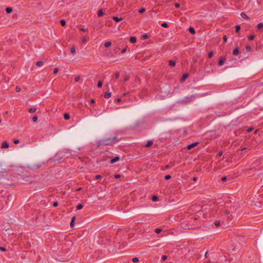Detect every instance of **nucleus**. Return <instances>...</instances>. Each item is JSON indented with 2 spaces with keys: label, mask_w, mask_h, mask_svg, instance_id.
<instances>
[{
  "label": "nucleus",
  "mask_w": 263,
  "mask_h": 263,
  "mask_svg": "<svg viewBox=\"0 0 263 263\" xmlns=\"http://www.w3.org/2000/svg\"><path fill=\"white\" fill-rule=\"evenodd\" d=\"M126 51V48H124V49H123L121 51V53H125V52Z\"/></svg>",
  "instance_id": "nucleus-53"
},
{
  "label": "nucleus",
  "mask_w": 263,
  "mask_h": 263,
  "mask_svg": "<svg viewBox=\"0 0 263 263\" xmlns=\"http://www.w3.org/2000/svg\"><path fill=\"white\" fill-rule=\"evenodd\" d=\"M90 102L91 103L93 104L95 103V100L94 99H91Z\"/></svg>",
  "instance_id": "nucleus-59"
},
{
  "label": "nucleus",
  "mask_w": 263,
  "mask_h": 263,
  "mask_svg": "<svg viewBox=\"0 0 263 263\" xmlns=\"http://www.w3.org/2000/svg\"><path fill=\"white\" fill-rule=\"evenodd\" d=\"M162 231V229H160V228H157L155 230V232L157 233V234H159Z\"/></svg>",
  "instance_id": "nucleus-25"
},
{
  "label": "nucleus",
  "mask_w": 263,
  "mask_h": 263,
  "mask_svg": "<svg viewBox=\"0 0 263 263\" xmlns=\"http://www.w3.org/2000/svg\"><path fill=\"white\" fill-rule=\"evenodd\" d=\"M120 159V158L118 156H116L113 159H111L110 163L113 164L117 161H118Z\"/></svg>",
  "instance_id": "nucleus-5"
},
{
  "label": "nucleus",
  "mask_w": 263,
  "mask_h": 263,
  "mask_svg": "<svg viewBox=\"0 0 263 263\" xmlns=\"http://www.w3.org/2000/svg\"><path fill=\"white\" fill-rule=\"evenodd\" d=\"M64 119L66 120H68L70 118V115L69 114L66 113L64 115Z\"/></svg>",
  "instance_id": "nucleus-16"
},
{
  "label": "nucleus",
  "mask_w": 263,
  "mask_h": 263,
  "mask_svg": "<svg viewBox=\"0 0 263 263\" xmlns=\"http://www.w3.org/2000/svg\"><path fill=\"white\" fill-rule=\"evenodd\" d=\"M104 97L105 98H107V99L111 97V92H106L104 95Z\"/></svg>",
  "instance_id": "nucleus-14"
},
{
  "label": "nucleus",
  "mask_w": 263,
  "mask_h": 263,
  "mask_svg": "<svg viewBox=\"0 0 263 263\" xmlns=\"http://www.w3.org/2000/svg\"><path fill=\"white\" fill-rule=\"evenodd\" d=\"M58 71H59L58 68H54V70H53V73L57 74L58 72Z\"/></svg>",
  "instance_id": "nucleus-40"
},
{
  "label": "nucleus",
  "mask_w": 263,
  "mask_h": 263,
  "mask_svg": "<svg viewBox=\"0 0 263 263\" xmlns=\"http://www.w3.org/2000/svg\"><path fill=\"white\" fill-rule=\"evenodd\" d=\"M80 30L82 31H86L87 30V29L81 28H80Z\"/></svg>",
  "instance_id": "nucleus-55"
},
{
  "label": "nucleus",
  "mask_w": 263,
  "mask_h": 263,
  "mask_svg": "<svg viewBox=\"0 0 263 263\" xmlns=\"http://www.w3.org/2000/svg\"><path fill=\"white\" fill-rule=\"evenodd\" d=\"M213 55V51H210L209 53L208 56L210 58H211Z\"/></svg>",
  "instance_id": "nucleus-35"
},
{
  "label": "nucleus",
  "mask_w": 263,
  "mask_h": 263,
  "mask_svg": "<svg viewBox=\"0 0 263 263\" xmlns=\"http://www.w3.org/2000/svg\"><path fill=\"white\" fill-rule=\"evenodd\" d=\"M255 36L254 35H251L249 36L248 40L249 41L253 40L254 39Z\"/></svg>",
  "instance_id": "nucleus-28"
},
{
  "label": "nucleus",
  "mask_w": 263,
  "mask_h": 263,
  "mask_svg": "<svg viewBox=\"0 0 263 263\" xmlns=\"http://www.w3.org/2000/svg\"><path fill=\"white\" fill-rule=\"evenodd\" d=\"M82 42L84 43H85L87 41V40H86V38L85 37H83L82 38Z\"/></svg>",
  "instance_id": "nucleus-52"
},
{
  "label": "nucleus",
  "mask_w": 263,
  "mask_h": 263,
  "mask_svg": "<svg viewBox=\"0 0 263 263\" xmlns=\"http://www.w3.org/2000/svg\"><path fill=\"white\" fill-rule=\"evenodd\" d=\"M189 77V74L188 73H184L183 74L182 77H181V80L180 81L181 82H183L185 81V80Z\"/></svg>",
  "instance_id": "nucleus-6"
},
{
  "label": "nucleus",
  "mask_w": 263,
  "mask_h": 263,
  "mask_svg": "<svg viewBox=\"0 0 263 263\" xmlns=\"http://www.w3.org/2000/svg\"><path fill=\"white\" fill-rule=\"evenodd\" d=\"M117 101L118 102H120L121 101V99H120V98H118V99H117Z\"/></svg>",
  "instance_id": "nucleus-63"
},
{
  "label": "nucleus",
  "mask_w": 263,
  "mask_h": 263,
  "mask_svg": "<svg viewBox=\"0 0 263 263\" xmlns=\"http://www.w3.org/2000/svg\"><path fill=\"white\" fill-rule=\"evenodd\" d=\"M215 224L216 227H218L220 225V222L219 221H216L215 222Z\"/></svg>",
  "instance_id": "nucleus-43"
},
{
  "label": "nucleus",
  "mask_w": 263,
  "mask_h": 263,
  "mask_svg": "<svg viewBox=\"0 0 263 263\" xmlns=\"http://www.w3.org/2000/svg\"><path fill=\"white\" fill-rule=\"evenodd\" d=\"M226 60V58L225 57H224V56L220 57L219 58L218 65L220 66L223 65V64L224 63Z\"/></svg>",
  "instance_id": "nucleus-2"
},
{
  "label": "nucleus",
  "mask_w": 263,
  "mask_h": 263,
  "mask_svg": "<svg viewBox=\"0 0 263 263\" xmlns=\"http://www.w3.org/2000/svg\"><path fill=\"white\" fill-rule=\"evenodd\" d=\"M220 213H224L226 215H228L230 214V211L227 210H221L220 211Z\"/></svg>",
  "instance_id": "nucleus-11"
},
{
  "label": "nucleus",
  "mask_w": 263,
  "mask_h": 263,
  "mask_svg": "<svg viewBox=\"0 0 263 263\" xmlns=\"http://www.w3.org/2000/svg\"><path fill=\"white\" fill-rule=\"evenodd\" d=\"M6 11L7 13H10L12 11V9L10 7H8L6 8Z\"/></svg>",
  "instance_id": "nucleus-23"
},
{
  "label": "nucleus",
  "mask_w": 263,
  "mask_h": 263,
  "mask_svg": "<svg viewBox=\"0 0 263 263\" xmlns=\"http://www.w3.org/2000/svg\"><path fill=\"white\" fill-rule=\"evenodd\" d=\"M102 86V82L101 81H99L98 83V87H101Z\"/></svg>",
  "instance_id": "nucleus-33"
},
{
  "label": "nucleus",
  "mask_w": 263,
  "mask_h": 263,
  "mask_svg": "<svg viewBox=\"0 0 263 263\" xmlns=\"http://www.w3.org/2000/svg\"><path fill=\"white\" fill-rule=\"evenodd\" d=\"M221 180L223 181H225L227 180V177L226 176H223L222 178H221Z\"/></svg>",
  "instance_id": "nucleus-48"
},
{
  "label": "nucleus",
  "mask_w": 263,
  "mask_h": 263,
  "mask_svg": "<svg viewBox=\"0 0 263 263\" xmlns=\"http://www.w3.org/2000/svg\"><path fill=\"white\" fill-rule=\"evenodd\" d=\"M32 120L33 122H36L37 120V117L36 116H34L32 117Z\"/></svg>",
  "instance_id": "nucleus-31"
},
{
  "label": "nucleus",
  "mask_w": 263,
  "mask_h": 263,
  "mask_svg": "<svg viewBox=\"0 0 263 263\" xmlns=\"http://www.w3.org/2000/svg\"><path fill=\"white\" fill-rule=\"evenodd\" d=\"M250 49H251V47L250 46H247L246 47V49L247 50H250Z\"/></svg>",
  "instance_id": "nucleus-61"
},
{
  "label": "nucleus",
  "mask_w": 263,
  "mask_h": 263,
  "mask_svg": "<svg viewBox=\"0 0 263 263\" xmlns=\"http://www.w3.org/2000/svg\"><path fill=\"white\" fill-rule=\"evenodd\" d=\"M36 108L32 107V108H29V111L30 113H33V112H35L36 111Z\"/></svg>",
  "instance_id": "nucleus-22"
},
{
  "label": "nucleus",
  "mask_w": 263,
  "mask_h": 263,
  "mask_svg": "<svg viewBox=\"0 0 263 263\" xmlns=\"http://www.w3.org/2000/svg\"><path fill=\"white\" fill-rule=\"evenodd\" d=\"M241 16L243 18H248V16L246 15V14L245 12L241 13Z\"/></svg>",
  "instance_id": "nucleus-20"
},
{
  "label": "nucleus",
  "mask_w": 263,
  "mask_h": 263,
  "mask_svg": "<svg viewBox=\"0 0 263 263\" xmlns=\"http://www.w3.org/2000/svg\"><path fill=\"white\" fill-rule=\"evenodd\" d=\"M83 206L82 204H79L77 206V209L78 210H81L83 208Z\"/></svg>",
  "instance_id": "nucleus-27"
},
{
  "label": "nucleus",
  "mask_w": 263,
  "mask_h": 263,
  "mask_svg": "<svg viewBox=\"0 0 263 263\" xmlns=\"http://www.w3.org/2000/svg\"><path fill=\"white\" fill-rule=\"evenodd\" d=\"M253 128H249L247 129V132L250 133V132H251L252 131H253Z\"/></svg>",
  "instance_id": "nucleus-51"
},
{
  "label": "nucleus",
  "mask_w": 263,
  "mask_h": 263,
  "mask_svg": "<svg viewBox=\"0 0 263 263\" xmlns=\"http://www.w3.org/2000/svg\"><path fill=\"white\" fill-rule=\"evenodd\" d=\"M60 23H61V24L62 26H64L65 25L66 22H65V20H61Z\"/></svg>",
  "instance_id": "nucleus-32"
},
{
  "label": "nucleus",
  "mask_w": 263,
  "mask_h": 263,
  "mask_svg": "<svg viewBox=\"0 0 263 263\" xmlns=\"http://www.w3.org/2000/svg\"><path fill=\"white\" fill-rule=\"evenodd\" d=\"M112 19L115 21H116L117 22H120V21L123 20V17H118L117 16H113L112 17Z\"/></svg>",
  "instance_id": "nucleus-7"
},
{
  "label": "nucleus",
  "mask_w": 263,
  "mask_h": 263,
  "mask_svg": "<svg viewBox=\"0 0 263 263\" xmlns=\"http://www.w3.org/2000/svg\"><path fill=\"white\" fill-rule=\"evenodd\" d=\"M223 42H224V43H226V42H227V36H226V35H224V36H223Z\"/></svg>",
  "instance_id": "nucleus-45"
},
{
  "label": "nucleus",
  "mask_w": 263,
  "mask_h": 263,
  "mask_svg": "<svg viewBox=\"0 0 263 263\" xmlns=\"http://www.w3.org/2000/svg\"><path fill=\"white\" fill-rule=\"evenodd\" d=\"M198 142H195L192 144H191L189 145L187 147L188 149H191V148H193L194 147L197 146L198 144Z\"/></svg>",
  "instance_id": "nucleus-4"
},
{
  "label": "nucleus",
  "mask_w": 263,
  "mask_h": 263,
  "mask_svg": "<svg viewBox=\"0 0 263 263\" xmlns=\"http://www.w3.org/2000/svg\"><path fill=\"white\" fill-rule=\"evenodd\" d=\"M70 52L72 54H74L76 53V49H75V47L74 46H72L71 48H70Z\"/></svg>",
  "instance_id": "nucleus-19"
},
{
  "label": "nucleus",
  "mask_w": 263,
  "mask_h": 263,
  "mask_svg": "<svg viewBox=\"0 0 263 263\" xmlns=\"http://www.w3.org/2000/svg\"><path fill=\"white\" fill-rule=\"evenodd\" d=\"M143 39H146L148 37V35L147 34H144L142 36Z\"/></svg>",
  "instance_id": "nucleus-46"
},
{
  "label": "nucleus",
  "mask_w": 263,
  "mask_h": 263,
  "mask_svg": "<svg viewBox=\"0 0 263 263\" xmlns=\"http://www.w3.org/2000/svg\"><path fill=\"white\" fill-rule=\"evenodd\" d=\"M222 155V152H219L218 153V155H217V156L219 157L221 156Z\"/></svg>",
  "instance_id": "nucleus-54"
},
{
  "label": "nucleus",
  "mask_w": 263,
  "mask_h": 263,
  "mask_svg": "<svg viewBox=\"0 0 263 263\" xmlns=\"http://www.w3.org/2000/svg\"><path fill=\"white\" fill-rule=\"evenodd\" d=\"M74 220H75V217L74 216V217H73L72 218L71 221V222H70V227H71V228H72V227H73V226H74Z\"/></svg>",
  "instance_id": "nucleus-17"
},
{
  "label": "nucleus",
  "mask_w": 263,
  "mask_h": 263,
  "mask_svg": "<svg viewBox=\"0 0 263 263\" xmlns=\"http://www.w3.org/2000/svg\"><path fill=\"white\" fill-rule=\"evenodd\" d=\"M152 200L154 201H156L158 200V198L157 197L155 196H154L153 197H152Z\"/></svg>",
  "instance_id": "nucleus-38"
},
{
  "label": "nucleus",
  "mask_w": 263,
  "mask_h": 263,
  "mask_svg": "<svg viewBox=\"0 0 263 263\" xmlns=\"http://www.w3.org/2000/svg\"><path fill=\"white\" fill-rule=\"evenodd\" d=\"M111 45V43L110 42H107L105 43L104 46L105 47H108Z\"/></svg>",
  "instance_id": "nucleus-24"
},
{
  "label": "nucleus",
  "mask_w": 263,
  "mask_h": 263,
  "mask_svg": "<svg viewBox=\"0 0 263 263\" xmlns=\"http://www.w3.org/2000/svg\"><path fill=\"white\" fill-rule=\"evenodd\" d=\"M115 77L116 79H118L119 77V72H116V73L115 74Z\"/></svg>",
  "instance_id": "nucleus-41"
},
{
  "label": "nucleus",
  "mask_w": 263,
  "mask_h": 263,
  "mask_svg": "<svg viewBox=\"0 0 263 263\" xmlns=\"http://www.w3.org/2000/svg\"><path fill=\"white\" fill-rule=\"evenodd\" d=\"M161 26L164 28L168 27V25L166 23H163L161 24Z\"/></svg>",
  "instance_id": "nucleus-34"
},
{
  "label": "nucleus",
  "mask_w": 263,
  "mask_h": 263,
  "mask_svg": "<svg viewBox=\"0 0 263 263\" xmlns=\"http://www.w3.org/2000/svg\"><path fill=\"white\" fill-rule=\"evenodd\" d=\"M153 142L151 140L148 141L147 143V144L145 145V147H148L151 146L153 144Z\"/></svg>",
  "instance_id": "nucleus-13"
},
{
  "label": "nucleus",
  "mask_w": 263,
  "mask_h": 263,
  "mask_svg": "<svg viewBox=\"0 0 263 263\" xmlns=\"http://www.w3.org/2000/svg\"><path fill=\"white\" fill-rule=\"evenodd\" d=\"M162 259L163 260H165L167 259V256L166 255H163L162 257Z\"/></svg>",
  "instance_id": "nucleus-50"
},
{
  "label": "nucleus",
  "mask_w": 263,
  "mask_h": 263,
  "mask_svg": "<svg viewBox=\"0 0 263 263\" xmlns=\"http://www.w3.org/2000/svg\"><path fill=\"white\" fill-rule=\"evenodd\" d=\"M240 29V26L239 25H237V26H236V31L237 32H238L239 31Z\"/></svg>",
  "instance_id": "nucleus-36"
},
{
  "label": "nucleus",
  "mask_w": 263,
  "mask_h": 263,
  "mask_svg": "<svg viewBox=\"0 0 263 263\" xmlns=\"http://www.w3.org/2000/svg\"><path fill=\"white\" fill-rule=\"evenodd\" d=\"M212 258L215 259H216V260H219V253H214V254H213Z\"/></svg>",
  "instance_id": "nucleus-8"
},
{
  "label": "nucleus",
  "mask_w": 263,
  "mask_h": 263,
  "mask_svg": "<svg viewBox=\"0 0 263 263\" xmlns=\"http://www.w3.org/2000/svg\"><path fill=\"white\" fill-rule=\"evenodd\" d=\"M171 176L170 175H167L165 176V179L166 180H168V179H171Z\"/></svg>",
  "instance_id": "nucleus-37"
},
{
  "label": "nucleus",
  "mask_w": 263,
  "mask_h": 263,
  "mask_svg": "<svg viewBox=\"0 0 263 263\" xmlns=\"http://www.w3.org/2000/svg\"><path fill=\"white\" fill-rule=\"evenodd\" d=\"M80 79V76H78L76 77L74 80L76 82H78L79 81Z\"/></svg>",
  "instance_id": "nucleus-39"
},
{
  "label": "nucleus",
  "mask_w": 263,
  "mask_h": 263,
  "mask_svg": "<svg viewBox=\"0 0 263 263\" xmlns=\"http://www.w3.org/2000/svg\"><path fill=\"white\" fill-rule=\"evenodd\" d=\"M239 53V49L238 47L236 48L233 51V54L237 55Z\"/></svg>",
  "instance_id": "nucleus-9"
},
{
  "label": "nucleus",
  "mask_w": 263,
  "mask_h": 263,
  "mask_svg": "<svg viewBox=\"0 0 263 263\" xmlns=\"http://www.w3.org/2000/svg\"><path fill=\"white\" fill-rule=\"evenodd\" d=\"M102 177L101 175H98L96 176V179H99Z\"/></svg>",
  "instance_id": "nucleus-49"
},
{
  "label": "nucleus",
  "mask_w": 263,
  "mask_h": 263,
  "mask_svg": "<svg viewBox=\"0 0 263 263\" xmlns=\"http://www.w3.org/2000/svg\"><path fill=\"white\" fill-rule=\"evenodd\" d=\"M204 256L205 258L208 257V252H206L205 253V255H204Z\"/></svg>",
  "instance_id": "nucleus-62"
},
{
  "label": "nucleus",
  "mask_w": 263,
  "mask_h": 263,
  "mask_svg": "<svg viewBox=\"0 0 263 263\" xmlns=\"http://www.w3.org/2000/svg\"><path fill=\"white\" fill-rule=\"evenodd\" d=\"M129 76H126L124 77V80L125 81H128V80H129Z\"/></svg>",
  "instance_id": "nucleus-42"
},
{
  "label": "nucleus",
  "mask_w": 263,
  "mask_h": 263,
  "mask_svg": "<svg viewBox=\"0 0 263 263\" xmlns=\"http://www.w3.org/2000/svg\"><path fill=\"white\" fill-rule=\"evenodd\" d=\"M145 11V8H141L139 10V12L140 13H142L143 12H144Z\"/></svg>",
  "instance_id": "nucleus-30"
},
{
  "label": "nucleus",
  "mask_w": 263,
  "mask_h": 263,
  "mask_svg": "<svg viewBox=\"0 0 263 263\" xmlns=\"http://www.w3.org/2000/svg\"><path fill=\"white\" fill-rule=\"evenodd\" d=\"M175 64H176L175 61L172 60L169 61V65L171 66H174L175 65Z\"/></svg>",
  "instance_id": "nucleus-12"
},
{
  "label": "nucleus",
  "mask_w": 263,
  "mask_h": 263,
  "mask_svg": "<svg viewBox=\"0 0 263 263\" xmlns=\"http://www.w3.org/2000/svg\"><path fill=\"white\" fill-rule=\"evenodd\" d=\"M103 15V10L101 9L98 11V15L99 17H101Z\"/></svg>",
  "instance_id": "nucleus-15"
},
{
  "label": "nucleus",
  "mask_w": 263,
  "mask_h": 263,
  "mask_svg": "<svg viewBox=\"0 0 263 263\" xmlns=\"http://www.w3.org/2000/svg\"><path fill=\"white\" fill-rule=\"evenodd\" d=\"M58 205V202H54L53 203V205L54 206H57Z\"/></svg>",
  "instance_id": "nucleus-57"
},
{
  "label": "nucleus",
  "mask_w": 263,
  "mask_h": 263,
  "mask_svg": "<svg viewBox=\"0 0 263 263\" xmlns=\"http://www.w3.org/2000/svg\"><path fill=\"white\" fill-rule=\"evenodd\" d=\"M9 147V143L7 141H4L2 143L1 148H8Z\"/></svg>",
  "instance_id": "nucleus-3"
},
{
  "label": "nucleus",
  "mask_w": 263,
  "mask_h": 263,
  "mask_svg": "<svg viewBox=\"0 0 263 263\" xmlns=\"http://www.w3.org/2000/svg\"><path fill=\"white\" fill-rule=\"evenodd\" d=\"M189 31L190 32V33H191L192 34H194L195 33V29L193 28V27H190L189 28Z\"/></svg>",
  "instance_id": "nucleus-18"
},
{
  "label": "nucleus",
  "mask_w": 263,
  "mask_h": 263,
  "mask_svg": "<svg viewBox=\"0 0 263 263\" xmlns=\"http://www.w3.org/2000/svg\"><path fill=\"white\" fill-rule=\"evenodd\" d=\"M13 142L14 144H18L19 143V140L18 139H14Z\"/></svg>",
  "instance_id": "nucleus-47"
},
{
  "label": "nucleus",
  "mask_w": 263,
  "mask_h": 263,
  "mask_svg": "<svg viewBox=\"0 0 263 263\" xmlns=\"http://www.w3.org/2000/svg\"><path fill=\"white\" fill-rule=\"evenodd\" d=\"M44 62L43 61H38L36 63L37 66H41L43 65Z\"/></svg>",
  "instance_id": "nucleus-21"
},
{
  "label": "nucleus",
  "mask_w": 263,
  "mask_h": 263,
  "mask_svg": "<svg viewBox=\"0 0 263 263\" xmlns=\"http://www.w3.org/2000/svg\"><path fill=\"white\" fill-rule=\"evenodd\" d=\"M0 250H2V251H6L5 248H4V247H0Z\"/></svg>",
  "instance_id": "nucleus-58"
},
{
  "label": "nucleus",
  "mask_w": 263,
  "mask_h": 263,
  "mask_svg": "<svg viewBox=\"0 0 263 263\" xmlns=\"http://www.w3.org/2000/svg\"><path fill=\"white\" fill-rule=\"evenodd\" d=\"M129 40H130V42L132 43H135L137 41L136 38L134 36L130 37Z\"/></svg>",
  "instance_id": "nucleus-10"
},
{
  "label": "nucleus",
  "mask_w": 263,
  "mask_h": 263,
  "mask_svg": "<svg viewBox=\"0 0 263 263\" xmlns=\"http://www.w3.org/2000/svg\"><path fill=\"white\" fill-rule=\"evenodd\" d=\"M175 7H176V8H179V7H180V4H179V3H176V4H175Z\"/></svg>",
  "instance_id": "nucleus-56"
},
{
  "label": "nucleus",
  "mask_w": 263,
  "mask_h": 263,
  "mask_svg": "<svg viewBox=\"0 0 263 263\" xmlns=\"http://www.w3.org/2000/svg\"><path fill=\"white\" fill-rule=\"evenodd\" d=\"M115 177L116 178H120V175H115Z\"/></svg>",
  "instance_id": "nucleus-60"
},
{
  "label": "nucleus",
  "mask_w": 263,
  "mask_h": 263,
  "mask_svg": "<svg viewBox=\"0 0 263 263\" xmlns=\"http://www.w3.org/2000/svg\"><path fill=\"white\" fill-rule=\"evenodd\" d=\"M193 179L194 181H196L197 178L196 177H194Z\"/></svg>",
  "instance_id": "nucleus-64"
},
{
  "label": "nucleus",
  "mask_w": 263,
  "mask_h": 263,
  "mask_svg": "<svg viewBox=\"0 0 263 263\" xmlns=\"http://www.w3.org/2000/svg\"><path fill=\"white\" fill-rule=\"evenodd\" d=\"M257 28L258 29H260L262 28H263V23H260L258 24L257 25Z\"/></svg>",
  "instance_id": "nucleus-26"
},
{
  "label": "nucleus",
  "mask_w": 263,
  "mask_h": 263,
  "mask_svg": "<svg viewBox=\"0 0 263 263\" xmlns=\"http://www.w3.org/2000/svg\"><path fill=\"white\" fill-rule=\"evenodd\" d=\"M117 141L116 137H113L110 138L105 139L102 140V144H104L106 145L111 144L112 143H116Z\"/></svg>",
  "instance_id": "nucleus-1"
},
{
  "label": "nucleus",
  "mask_w": 263,
  "mask_h": 263,
  "mask_svg": "<svg viewBox=\"0 0 263 263\" xmlns=\"http://www.w3.org/2000/svg\"><path fill=\"white\" fill-rule=\"evenodd\" d=\"M132 261L134 262H137L139 261V258L138 257H134L133 258Z\"/></svg>",
  "instance_id": "nucleus-29"
},
{
  "label": "nucleus",
  "mask_w": 263,
  "mask_h": 263,
  "mask_svg": "<svg viewBox=\"0 0 263 263\" xmlns=\"http://www.w3.org/2000/svg\"><path fill=\"white\" fill-rule=\"evenodd\" d=\"M15 90L17 92H19L21 90V87L19 86H16Z\"/></svg>",
  "instance_id": "nucleus-44"
}]
</instances>
